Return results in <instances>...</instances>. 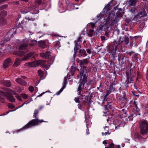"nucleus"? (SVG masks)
<instances>
[{
    "label": "nucleus",
    "mask_w": 148,
    "mask_h": 148,
    "mask_svg": "<svg viewBox=\"0 0 148 148\" xmlns=\"http://www.w3.org/2000/svg\"><path fill=\"white\" fill-rule=\"evenodd\" d=\"M31 100L30 101H29L27 102V103H26V102H24L23 103V105H24L25 104H27L29 103L30 101H32V99L31 98Z\"/></svg>",
    "instance_id": "obj_49"
},
{
    "label": "nucleus",
    "mask_w": 148,
    "mask_h": 148,
    "mask_svg": "<svg viewBox=\"0 0 148 148\" xmlns=\"http://www.w3.org/2000/svg\"><path fill=\"white\" fill-rule=\"evenodd\" d=\"M119 61L120 65H123V64H128V60L127 58H123L122 59H119Z\"/></svg>",
    "instance_id": "obj_10"
},
{
    "label": "nucleus",
    "mask_w": 148,
    "mask_h": 148,
    "mask_svg": "<svg viewBox=\"0 0 148 148\" xmlns=\"http://www.w3.org/2000/svg\"><path fill=\"white\" fill-rule=\"evenodd\" d=\"M80 75L82 81L80 82L79 86L77 89V91L79 94H81V91L84 88V84L87 80L88 77V73L86 67L84 65H80Z\"/></svg>",
    "instance_id": "obj_3"
},
{
    "label": "nucleus",
    "mask_w": 148,
    "mask_h": 148,
    "mask_svg": "<svg viewBox=\"0 0 148 148\" xmlns=\"http://www.w3.org/2000/svg\"><path fill=\"white\" fill-rule=\"evenodd\" d=\"M28 89L30 92H32L34 90V87L32 86H30L28 88Z\"/></svg>",
    "instance_id": "obj_37"
},
{
    "label": "nucleus",
    "mask_w": 148,
    "mask_h": 148,
    "mask_svg": "<svg viewBox=\"0 0 148 148\" xmlns=\"http://www.w3.org/2000/svg\"><path fill=\"white\" fill-rule=\"evenodd\" d=\"M81 38L80 37H79L77 40V42H77L78 43V42H79L80 41H81Z\"/></svg>",
    "instance_id": "obj_46"
},
{
    "label": "nucleus",
    "mask_w": 148,
    "mask_h": 148,
    "mask_svg": "<svg viewBox=\"0 0 148 148\" xmlns=\"http://www.w3.org/2000/svg\"><path fill=\"white\" fill-rule=\"evenodd\" d=\"M5 96L6 94L5 92L2 91H0V99H3Z\"/></svg>",
    "instance_id": "obj_26"
},
{
    "label": "nucleus",
    "mask_w": 148,
    "mask_h": 148,
    "mask_svg": "<svg viewBox=\"0 0 148 148\" xmlns=\"http://www.w3.org/2000/svg\"><path fill=\"white\" fill-rule=\"evenodd\" d=\"M50 52L47 51L45 53H41L40 54V56L42 58L47 59L48 58H50L51 55Z\"/></svg>",
    "instance_id": "obj_8"
},
{
    "label": "nucleus",
    "mask_w": 148,
    "mask_h": 148,
    "mask_svg": "<svg viewBox=\"0 0 148 148\" xmlns=\"http://www.w3.org/2000/svg\"><path fill=\"white\" fill-rule=\"evenodd\" d=\"M101 39L102 40H104L105 39V37L104 36H102L101 37Z\"/></svg>",
    "instance_id": "obj_53"
},
{
    "label": "nucleus",
    "mask_w": 148,
    "mask_h": 148,
    "mask_svg": "<svg viewBox=\"0 0 148 148\" xmlns=\"http://www.w3.org/2000/svg\"><path fill=\"white\" fill-rule=\"evenodd\" d=\"M74 100L76 103H79L80 102V101L78 98L75 97L74 99Z\"/></svg>",
    "instance_id": "obj_41"
},
{
    "label": "nucleus",
    "mask_w": 148,
    "mask_h": 148,
    "mask_svg": "<svg viewBox=\"0 0 148 148\" xmlns=\"http://www.w3.org/2000/svg\"><path fill=\"white\" fill-rule=\"evenodd\" d=\"M87 127V129H86V133L87 134H88L89 133V130L88 129V127L87 125H86Z\"/></svg>",
    "instance_id": "obj_52"
},
{
    "label": "nucleus",
    "mask_w": 148,
    "mask_h": 148,
    "mask_svg": "<svg viewBox=\"0 0 148 148\" xmlns=\"http://www.w3.org/2000/svg\"><path fill=\"white\" fill-rule=\"evenodd\" d=\"M111 56H112V55L110 54V58H112V59H111V62L110 63V65H112V64L113 65H114V62H113V60H114V58H115V57H114V58H113V57H112ZM117 56V54H116V57Z\"/></svg>",
    "instance_id": "obj_33"
},
{
    "label": "nucleus",
    "mask_w": 148,
    "mask_h": 148,
    "mask_svg": "<svg viewBox=\"0 0 148 148\" xmlns=\"http://www.w3.org/2000/svg\"><path fill=\"white\" fill-rule=\"evenodd\" d=\"M38 112V110L36 109L34 111L33 116L35 119L32 120L22 128L17 130V132H18L20 131H21L23 130L28 129L34 126L38 125L39 123H41L43 122H45V121L43 119H39L37 116V115Z\"/></svg>",
    "instance_id": "obj_2"
},
{
    "label": "nucleus",
    "mask_w": 148,
    "mask_h": 148,
    "mask_svg": "<svg viewBox=\"0 0 148 148\" xmlns=\"http://www.w3.org/2000/svg\"><path fill=\"white\" fill-rule=\"evenodd\" d=\"M104 130H108V128L107 126H106L105 127H104Z\"/></svg>",
    "instance_id": "obj_59"
},
{
    "label": "nucleus",
    "mask_w": 148,
    "mask_h": 148,
    "mask_svg": "<svg viewBox=\"0 0 148 148\" xmlns=\"http://www.w3.org/2000/svg\"><path fill=\"white\" fill-rule=\"evenodd\" d=\"M8 65H3V67L4 68H5L8 67Z\"/></svg>",
    "instance_id": "obj_61"
},
{
    "label": "nucleus",
    "mask_w": 148,
    "mask_h": 148,
    "mask_svg": "<svg viewBox=\"0 0 148 148\" xmlns=\"http://www.w3.org/2000/svg\"><path fill=\"white\" fill-rule=\"evenodd\" d=\"M42 67L44 69V70H47L50 67V65H41Z\"/></svg>",
    "instance_id": "obj_36"
},
{
    "label": "nucleus",
    "mask_w": 148,
    "mask_h": 148,
    "mask_svg": "<svg viewBox=\"0 0 148 148\" xmlns=\"http://www.w3.org/2000/svg\"><path fill=\"white\" fill-rule=\"evenodd\" d=\"M90 24L92 28H93L95 27V24L94 23H90Z\"/></svg>",
    "instance_id": "obj_50"
},
{
    "label": "nucleus",
    "mask_w": 148,
    "mask_h": 148,
    "mask_svg": "<svg viewBox=\"0 0 148 148\" xmlns=\"http://www.w3.org/2000/svg\"><path fill=\"white\" fill-rule=\"evenodd\" d=\"M38 4H40L41 2V0H37L35 1Z\"/></svg>",
    "instance_id": "obj_43"
},
{
    "label": "nucleus",
    "mask_w": 148,
    "mask_h": 148,
    "mask_svg": "<svg viewBox=\"0 0 148 148\" xmlns=\"http://www.w3.org/2000/svg\"><path fill=\"white\" fill-rule=\"evenodd\" d=\"M45 62H46L43 60H36L29 62L28 65H45L46 64Z\"/></svg>",
    "instance_id": "obj_6"
},
{
    "label": "nucleus",
    "mask_w": 148,
    "mask_h": 148,
    "mask_svg": "<svg viewBox=\"0 0 148 148\" xmlns=\"http://www.w3.org/2000/svg\"><path fill=\"white\" fill-rule=\"evenodd\" d=\"M8 99L10 102H13L15 101V99L14 97L12 96H8L7 97Z\"/></svg>",
    "instance_id": "obj_25"
},
{
    "label": "nucleus",
    "mask_w": 148,
    "mask_h": 148,
    "mask_svg": "<svg viewBox=\"0 0 148 148\" xmlns=\"http://www.w3.org/2000/svg\"><path fill=\"white\" fill-rule=\"evenodd\" d=\"M112 103L111 102L108 103L107 105L104 106L105 108L106 109L109 110L112 109Z\"/></svg>",
    "instance_id": "obj_24"
},
{
    "label": "nucleus",
    "mask_w": 148,
    "mask_h": 148,
    "mask_svg": "<svg viewBox=\"0 0 148 148\" xmlns=\"http://www.w3.org/2000/svg\"><path fill=\"white\" fill-rule=\"evenodd\" d=\"M122 98L123 100L125 101V102H127V101H128V100L125 97L124 95H123Z\"/></svg>",
    "instance_id": "obj_40"
},
{
    "label": "nucleus",
    "mask_w": 148,
    "mask_h": 148,
    "mask_svg": "<svg viewBox=\"0 0 148 148\" xmlns=\"http://www.w3.org/2000/svg\"><path fill=\"white\" fill-rule=\"evenodd\" d=\"M128 54L132 57H135L137 56L136 54L133 51L129 52L128 53Z\"/></svg>",
    "instance_id": "obj_28"
},
{
    "label": "nucleus",
    "mask_w": 148,
    "mask_h": 148,
    "mask_svg": "<svg viewBox=\"0 0 148 148\" xmlns=\"http://www.w3.org/2000/svg\"><path fill=\"white\" fill-rule=\"evenodd\" d=\"M4 46V45H2V44L0 43V49H1L2 47Z\"/></svg>",
    "instance_id": "obj_56"
},
{
    "label": "nucleus",
    "mask_w": 148,
    "mask_h": 148,
    "mask_svg": "<svg viewBox=\"0 0 148 148\" xmlns=\"http://www.w3.org/2000/svg\"><path fill=\"white\" fill-rule=\"evenodd\" d=\"M21 60L18 59H17L15 61L13 65H19L21 64Z\"/></svg>",
    "instance_id": "obj_29"
},
{
    "label": "nucleus",
    "mask_w": 148,
    "mask_h": 148,
    "mask_svg": "<svg viewBox=\"0 0 148 148\" xmlns=\"http://www.w3.org/2000/svg\"><path fill=\"white\" fill-rule=\"evenodd\" d=\"M130 74H129L127 72H126V76L127 77V79L124 83L125 84H127L128 83L132 82L133 81L132 79L130 77Z\"/></svg>",
    "instance_id": "obj_13"
},
{
    "label": "nucleus",
    "mask_w": 148,
    "mask_h": 148,
    "mask_svg": "<svg viewBox=\"0 0 148 148\" xmlns=\"http://www.w3.org/2000/svg\"><path fill=\"white\" fill-rule=\"evenodd\" d=\"M117 40H114L113 44H112L109 46V53L112 55V57L113 58L116 56V51L118 45L123 43L126 45L129 42V38L127 36L123 38H119Z\"/></svg>",
    "instance_id": "obj_1"
},
{
    "label": "nucleus",
    "mask_w": 148,
    "mask_h": 148,
    "mask_svg": "<svg viewBox=\"0 0 148 148\" xmlns=\"http://www.w3.org/2000/svg\"><path fill=\"white\" fill-rule=\"evenodd\" d=\"M110 146L111 148H113L114 146V144L113 143H111L110 145Z\"/></svg>",
    "instance_id": "obj_51"
},
{
    "label": "nucleus",
    "mask_w": 148,
    "mask_h": 148,
    "mask_svg": "<svg viewBox=\"0 0 148 148\" xmlns=\"http://www.w3.org/2000/svg\"><path fill=\"white\" fill-rule=\"evenodd\" d=\"M140 133L143 135H147L148 132V122L147 121L143 120L140 123Z\"/></svg>",
    "instance_id": "obj_4"
},
{
    "label": "nucleus",
    "mask_w": 148,
    "mask_h": 148,
    "mask_svg": "<svg viewBox=\"0 0 148 148\" xmlns=\"http://www.w3.org/2000/svg\"><path fill=\"white\" fill-rule=\"evenodd\" d=\"M88 96H87L83 95L82 97V100L83 104H86L88 103Z\"/></svg>",
    "instance_id": "obj_16"
},
{
    "label": "nucleus",
    "mask_w": 148,
    "mask_h": 148,
    "mask_svg": "<svg viewBox=\"0 0 148 148\" xmlns=\"http://www.w3.org/2000/svg\"><path fill=\"white\" fill-rule=\"evenodd\" d=\"M13 64L12 61L10 58H8L5 59L3 62V65L12 64Z\"/></svg>",
    "instance_id": "obj_17"
},
{
    "label": "nucleus",
    "mask_w": 148,
    "mask_h": 148,
    "mask_svg": "<svg viewBox=\"0 0 148 148\" xmlns=\"http://www.w3.org/2000/svg\"><path fill=\"white\" fill-rule=\"evenodd\" d=\"M31 100L30 101H29L27 102V103H26V102H24L23 103V105H24L25 104H27L29 103L30 101H32V99L31 98Z\"/></svg>",
    "instance_id": "obj_48"
},
{
    "label": "nucleus",
    "mask_w": 148,
    "mask_h": 148,
    "mask_svg": "<svg viewBox=\"0 0 148 148\" xmlns=\"http://www.w3.org/2000/svg\"><path fill=\"white\" fill-rule=\"evenodd\" d=\"M86 51L87 53H88L89 54H90L91 53V50L89 49H86Z\"/></svg>",
    "instance_id": "obj_45"
},
{
    "label": "nucleus",
    "mask_w": 148,
    "mask_h": 148,
    "mask_svg": "<svg viewBox=\"0 0 148 148\" xmlns=\"http://www.w3.org/2000/svg\"><path fill=\"white\" fill-rule=\"evenodd\" d=\"M8 107L10 108H13L14 107V105L11 103H9L8 104Z\"/></svg>",
    "instance_id": "obj_39"
},
{
    "label": "nucleus",
    "mask_w": 148,
    "mask_h": 148,
    "mask_svg": "<svg viewBox=\"0 0 148 148\" xmlns=\"http://www.w3.org/2000/svg\"><path fill=\"white\" fill-rule=\"evenodd\" d=\"M77 68L73 66H72L71 67V72H74L77 69Z\"/></svg>",
    "instance_id": "obj_34"
},
{
    "label": "nucleus",
    "mask_w": 148,
    "mask_h": 148,
    "mask_svg": "<svg viewBox=\"0 0 148 148\" xmlns=\"http://www.w3.org/2000/svg\"><path fill=\"white\" fill-rule=\"evenodd\" d=\"M33 56V53L31 52L28 53L27 55L23 58V60H26L28 59V58L31 57H32Z\"/></svg>",
    "instance_id": "obj_20"
},
{
    "label": "nucleus",
    "mask_w": 148,
    "mask_h": 148,
    "mask_svg": "<svg viewBox=\"0 0 148 148\" xmlns=\"http://www.w3.org/2000/svg\"><path fill=\"white\" fill-rule=\"evenodd\" d=\"M134 103L136 107H137L136 102V101H134Z\"/></svg>",
    "instance_id": "obj_60"
},
{
    "label": "nucleus",
    "mask_w": 148,
    "mask_h": 148,
    "mask_svg": "<svg viewBox=\"0 0 148 148\" xmlns=\"http://www.w3.org/2000/svg\"><path fill=\"white\" fill-rule=\"evenodd\" d=\"M77 65H83L84 64H86L88 63V61L87 59H84L81 60H78L77 61Z\"/></svg>",
    "instance_id": "obj_14"
},
{
    "label": "nucleus",
    "mask_w": 148,
    "mask_h": 148,
    "mask_svg": "<svg viewBox=\"0 0 148 148\" xmlns=\"http://www.w3.org/2000/svg\"><path fill=\"white\" fill-rule=\"evenodd\" d=\"M21 96L24 99H26L28 97V96L26 94L22 93L21 95Z\"/></svg>",
    "instance_id": "obj_30"
},
{
    "label": "nucleus",
    "mask_w": 148,
    "mask_h": 148,
    "mask_svg": "<svg viewBox=\"0 0 148 148\" xmlns=\"http://www.w3.org/2000/svg\"><path fill=\"white\" fill-rule=\"evenodd\" d=\"M27 66H28V67H35V66L36 65H27Z\"/></svg>",
    "instance_id": "obj_55"
},
{
    "label": "nucleus",
    "mask_w": 148,
    "mask_h": 148,
    "mask_svg": "<svg viewBox=\"0 0 148 148\" xmlns=\"http://www.w3.org/2000/svg\"><path fill=\"white\" fill-rule=\"evenodd\" d=\"M103 144H107V142H106V140H105L104 141H103Z\"/></svg>",
    "instance_id": "obj_58"
},
{
    "label": "nucleus",
    "mask_w": 148,
    "mask_h": 148,
    "mask_svg": "<svg viewBox=\"0 0 148 148\" xmlns=\"http://www.w3.org/2000/svg\"><path fill=\"white\" fill-rule=\"evenodd\" d=\"M2 13L3 14L4 16H5L7 14V12L5 11H1Z\"/></svg>",
    "instance_id": "obj_44"
},
{
    "label": "nucleus",
    "mask_w": 148,
    "mask_h": 148,
    "mask_svg": "<svg viewBox=\"0 0 148 148\" xmlns=\"http://www.w3.org/2000/svg\"><path fill=\"white\" fill-rule=\"evenodd\" d=\"M120 127V126H116L115 127V129L116 130H117V129H118Z\"/></svg>",
    "instance_id": "obj_57"
},
{
    "label": "nucleus",
    "mask_w": 148,
    "mask_h": 148,
    "mask_svg": "<svg viewBox=\"0 0 148 148\" xmlns=\"http://www.w3.org/2000/svg\"><path fill=\"white\" fill-rule=\"evenodd\" d=\"M108 131L107 132H106L105 133L102 132V135H106L107 134H110V133H109L108 132Z\"/></svg>",
    "instance_id": "obj_42"
},
{
    "label": "nucleus",
    "mask_w": 148,
    "mask_h": 148,
    "mask_svg": "<svg viewBox=\"0 0 148 148\" xmlns=\"http://www.w3.org/2000/svg\"><path fill=\"white\" fill-rule=\"evenodd\" d=\"M22 30V28L21 27H14L12 29L11 31H9L8 33V35L10 34L11 35H13L16 33H19L21 32Z\"/></svg>",
    "instance_id": "obj_5"
},
{
    "label": "nucleus",
    "mask_w": 148,
    "mask_h": 148,
    "mask_svg": "<svg viewBox=\"0 0 148 148\" xmlns=\"http://www.w3.org/2000/svg\"><path fill=\"white\" fill-rule=\"evenodd\" d=\"M22 77L24 79H25L26 78V77L25 76H23Z\"/></svg>",
    "instance_id": "obj_64"
},
{
    "label": "nucleus",
    "mask_w": 148,
    "mask_h": 148,
    "mask_svg": "<svg viewBox=\"0 0 148 148\" xmlns=\"http://www.w3.org/2000/svg\"><path fill=\"white\" fill-rule=\"evenodd\" d=\"M7 7H8L7 5H3L1 7L2 8V9H3L5 8H7Z\"/></svg>",
    "instance_id": "obj_47"
},
{
    "label": "nucleus",
    "mask_w": 148,
    "mask_h": 148,
    "mask_svg": "<svg viewBox=\"0 0 148 148\" xmlns=\"http://www.w3.org/2000/svg\"><path fill=\"white\" fill-rule=\"evenodd\" d=\"M15 81L18 84H21L23 86H25L27 84V82L21 78H18L15 79Z\"/></svg>",
    "instance_id": "obj_11"
},
{
    "label": "nucleus",
    "mask_w": 148,
    "mask_h": 148,
    "mask_svg": "<svg viewBox=\"0 0 148 148\" xmlns=\"http://www.w3.org/2000/svg\"><path fill=\"white\" fill-rule=\"evenodd\" d=\"M38 74L40 78L41 79H43V76L44 72L41 70H38Z\"/></svg>",
    "instance_id": "obj_22"
},
{
    "label": "nucleus",
    "mask_w": 148,
    "mask_h": 148,
    "mask_svg": "<svg viewBox=\"0 0 148 148\" xmlns=\"http://www.w3.org/2000/svg\"><path fill=\"white\" fill-rule=\"evenodd\" d=\"M134 138L136 139H138L140 140L142 138H143L144 139H146L147 138V136L145 138H143L141 135L139 133H136L134 135Z\"/></svg>",
    "instance_id": "obj_19"
},
{
    "label": "nucleus",
    "mask_w": 148,
    "mask_h": 148,
    "mask_svg": "<svg viewBox=\"0 0 148 148\" xmlns=\"http://www.w3.org/2000/svg\"><path fill=\"white\" fill-rule=\"evenodd\" d=\"M34 14H32L31 15L27 17L28 20L30 21H34L37 18V17L35 16Z\"/></svg>",
    "instance_id": "obj_18"
},
{
    "label": "nucleus",
    "mask_w": 148,
    "mask_h": 148,
    "mask_svg": "<svg viewBox=\"0 0 148 148\" xmlns=\"http://www.w3.org/2000/svg\"><path fill=\"white\" fill-rule=\"evenodd\" d=\"M54 47L56 49H59L60 47V42L57 41L54 44Z\"/></svg>",
    "instance_id": "obj_27"
},
{
    "label": "nucleus",
    "mask_w": 148,
    "mask_h": 148,
    "mask_svg": "<svg viewBox=\"0 0 148 148\" xmlns=\"http://www.w3.org/2000/svg\"><path fill=\"white\" fill-rule=\"evenodd\" d=\"M79 49V44L77 42H75V46L74 48V52L73 58H75L76 53Z\"/></svg>",
    "instance_id": "obj_12"
},
{
    "label": "nucleus",
    "mask_w": 148,
    "mask_h": 148,
    "mask_svg": "<svg viewBox=\"0 0 148 148\" xmlns=\"http://www.w3.org/2000/svg\"><path fill=\"white\" fill-rule=\"evenodd\" d=\"M45 92H43L42 93H41V94H40L38 96V97H40L41 96H42V95H43L45 93Z\"/></svg>",
    "instance_id": "obj_54"
},
{
    "label": "nucleus",
    "mask_w": 148,
    "mask_h": 148,
    "mask_svg": "<svg viewBox=\"0 0 148 148\" xmlns=\"http://www.w3.org/2000/svg\"><path fill=\"white\" fill-rule=\"evenodd\" d=\"M31 42V43H29V45L30 46H35L37 44V42L36 40H32Z\"/></svg>",
    "instance_id": "obj_31"
},
{
    "label": "nucleus",
    "mask_w": 148,
    "mask_h": 148,
    "mask_svg": "<svg viewBox=\"0 0 148 148\" xmlns=\"http://www.w3.org/2000/svg\"><path fill=\"white\" fill-rule=\"evenodd\" d=\"M8 92L12 95H14L15 94V92L11 90H8Z\"/></svg>",
    "instance_id": "obj_38"
},
{
    "label": "nucleus",
    "mask_w": 148,
    "mask_h": 148,
    "mask_svg": "<svg viewBox=\"0 0 148 148\" xmlns=\"http://www.w3.org/2000/svg\"><path fill=\"white\" fill-rule=\"evenodd\" d=\"M28 41V39L27 38L24 39L22 43L19 45V49H25L27 46L28 44L27 42Z\"/></svg>",
    "instance_id": "obj_7"
},
{
    "label": "nucleus",
    "mask_w": 148,
    "mask_h": 148,
    "mask_svg": "<svg viewBox=\"0 0 148 148\" xmlns=\"http://www.w3.org/2000/svg\"><path fill=\"white\" fill-rule=\"evenodd\" d=\"M121 105L122 106H123V107H124V104L123 103H122L121 104Z\"/></svg>",
    "instance_id": "obj_63"
},
{
    "label": "nucleus",
    "mask_w": 148,
    "mask_h": 148,
    "mask_svg": "<svg viewBox=\"0 0 148 148\" xmlns=\"http://www.w3.org/2000/svg\"><path fill=\"white\" fill-rule=\"evenodd\" d=\"M65 88H64L63 87H62V88H61L60 90L57 92L56 93V94L57 95H59L63 90V89Z\"/></svg>",
    "instance_id": "obj_35"
},
{
    "label": "nucleus",
    "mask_w": 148,
    "mask_h": 148,
    "mask_svg": "<svg viewBox=\"0 0 148 148\" xmlns=\"http://www.w3.org/2000/svg\"><path fill=\"white\" fill-rule=\"evenodd\" d=\"M79 53L80 54L78 55L79 57H80L82 56H86L87 55L86 51L84 49H80L79 51Z\"/></svg>",
    "instance_id": "obj_15"
},
{
    "label": "nucleus",
    "mask_w": 148,
    "mask_h": 148,
    "mask_svg": "<svg viewBox=\"0 0 148 148\" xmlns=\"http://www.w3.org/2000/svg\"><path fill=\"white\" fill-rule=\"evenodd\" d=\"M147 15L146 12L145 11V10L143 9L142 11L139 12L136 16L135 18H140L141 17H143L146 16Z\"/></svg>",
    "instance_id": "obj_9"
},
{
    "label": "nucleus",
    "mask_w": 148,
    "mask_h": 148,
    "mask_svg": "<svg viewBox=\"0 0 148 148\" xmlns=\"http://www.w3.org/2000/svg\"><path fill=\"white\" fill-rule=\"evenodd\" d=\"M68 74L67 76L64 77V81H63V86L64 88H65L67 84V80L68 77Z\"/></svg>",
    "instance_id": "obj_23"
},
{
    "label": "nucleus",
    "mask_w": 148,
    "mask_h": 148,
    "mask_svg": "<svg viewBox=\"0 0 148 148\" xmlns=\"http://www.w3.org/2000/svg\"><path fill=\"white\" fill-rule=\"evenodd\" d=\"M4 84L7 87H10L11 86V83L9 81H5L4 82Z\"/></svg>",
    "instance_id": "obj_32"
},
{
    "label": "nucleus",
    "mask_w": 148,
    "mask_h": 148,
    "mask_svg": "<svg viewBox=\"0 0 148 148\" xmlns=\"http://www.w3.org/2000/svg\"><path fill=\"white\" fill-rule=\"evenodd\" d=\"M40 47L42 49H44L47 46L45 42L44 41H40L39 42Z\"/></svg>",
    "instance_id": "obj_21"
},
{
    "label": "nucleus",
    "mask_w": 148,
    "mask_h": 148,
    "mask_svg": "<svg viewBox=\"0 0 148 148\" xmlns=\"http://www.w3.org/2000/svg\"><path fill=\"white\" fill-rule=\"evenodd\" d=\"M94 32L93 29H91L90 30V32L91 33H92Z\"/></svg>",
    "instance_id": "obj_62"
}]
</instances>
